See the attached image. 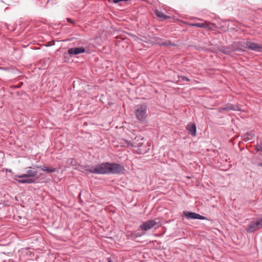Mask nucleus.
<instances>
[{
    "label": "nucleus",
    "mask_w": 262,
    "mask_h": 262,
    "mask_svg": "<svg viewBox=\"0 0 262 262\" xmlns=\"http://www.w3.org/2000/svg\"><path fill=\"white\" fill-rule=\"evenodd\" d=\"M102 174H119L125 170L123 166L116 163L105 162L101 163Z\"/></svg>",
    "instance_id": "obj_1"
},
{
    "label": "nucleus",
    "mask_w": 262,
    "mask_h": 262,
    "mask_svg": "<svg viewBox=\"0 0 262 262\" xmlns=\"http://www.w3.org/2000/svg\"><path fill=\"white\" fill-rule=\"evenodd\" d=\"M144 138L140 136H136L134 139L132 140V141H126L127 144L128 145H130L132 147H139V152L140 154H143L146 151L145 149H143L142 148V147L143 146V142Z\"/></svg>",
    "instance_id": "obj_2"
},
{
    "label": "nucleus",
    "mask_w": 262,
    "mask_h": 262,
    "mask_svg": "<svg viewBox=\"0 0 262 262\" xmlns=\"http://www.w3.org/2000/svg\"><path fill=\"white\" fill-rule=\"evenodd\" d=\"M147 106L140 105L137 106L135 111V115L137 119L140 122H143L147 117Z\"/></svg>",
    "instance_id": "obj_3"
},
{
    "label": "nucleus",
    "mask_w": 262,
    "mask_h": 262,
    "mask_svg": "<svg viewBox=\"0 0 262 262\" xmlns=\"http://www.w3.org/2000/svg\"><path fill=\"white\" fill-rule=\"evenodd\" d=\"M83 169L91 173L102 174L101 163L96 165L94 167L88 165L85 166Z\"/></svg>",
    "instance_id": "obj_4"
},
{
    "label": "nucleus",
    "mask_w": 262,
    "mask_h": 262,
    "mask_svg": "<svg viewBox=\"0 0 262 262\" xmlns=\"http://www.w3.org/2000/svg\"><path fill=\"white\" fill-rule=\"evenodd\" d=\"M183 216H185L187 219H199V220H207L206 217L202 216L198 213L193 212L183 211Z\"/></svg>",
    "instance_id": "obj_5"
},
{
    "label": "nucleus",
    "mask_w": 262,
    "mask_h": 262,
    "mask_svg": "<svg viewBox=\"0 0 262 262\" xmlns=\"http://www.w3.org/2000/svg\"><path fill=\"white\" fill-rule=\"evenodd\" d=\"M261 228L262 226L257 219L255 221H252L251 222L248 227L247 228V231L249 233H251Z\"/></svg>",
    "instance_id": "obj_6"
},
{
    "label": "nucleus",
    "mask_w": 262,
    "mask_h": 262,
    "mask_svg": "<svg viewBox=\"0 0 262 262\" xmlns=\"http://www.w3.org/2000/svg\"><path fill=\"white\" fill-rule=\"evenodd\" d=\"M157 224L155 220H148L143 222L140 226V228L142 231H147L156 226Z\"/></svg>",
    "instance_id": "obj_7"
},
{
    "label": "nucleus",
    "mask_w": 262,
    "mask_h": 262,
    "mask_svg": "<svg viewBox=\"0 0 262 262\" xmlns=\"http://www.w3.org/2000/svg\"><path fill=\"white\" fill-rule=\"evenodd\" d=\"M244 48L255 51L260 52L262 51V47L260 45L253 42H246Z\"/></svg>",
    "instance_id": "obj_8"
},
{
    "label": "nucleus",
    "mask_w": 262,
    "mask_h": 262,
    "mask_svg": "<svg viewBox=\"0 0 262 262\" xmlns=\"http://www.w3.org/2000/svg\"><path fill=\"white\" fill-rule=\"evenodd\" d=\"M191 26L205 28L208 30H212L214 25L209 21H205L203 23H193L190 24Z\"/></svg>",
    "instance_id": "obj_9"
},
{
    "label": "nucleus",
    "mask_w": 262,
    "mask_h": 262,
    "mask_svg": "<svg viewBox=\"0 0 262 262\" xmlns=\"http://www.w3.org/2000/svg\"><path fill=\"white\" fill-rule=\"evenodd\" d=\"M37 174V171L34 170L29 169L26 172L21 175H15V177L17 178H34Z\"/></svg>",
    "instance_id": "obj_10"
},
{
    "label": "nucleus",
    "mask_w": 262,
    "mask_h": 262,
    "mask_svg": "<svg viewBox=\"0 0 262 262\" xmlns=\"http://www.w3.org/2000/svg\"><path fill=\"white\" fill-rule=\"evenodd\" d=\"M85 52V49L83 47L70 48L68 52L70 55H78Z\"/></svg>",
    "instance_id": "obj_11"
},
{
    "label": "nucleus",
    "mask_w": 262,
    "mask_h": 262,
    "mask_svg": "<svg viewBox=\"0 0 262 262\" xmlns=\"http://www.w3.org/2000/svg\"><path fill=\"white\" fill-rule=\"evenodd\" d=\"M17 177H14V179L17 181L18 183L21 184H31L34 183L35 182L34 178H21L22 179L18 180Z\"/></svg>",
    "instance_id": "obj_12"
},
{
    "label": "nucleus",
    "mask_w": 262,
    "mask_h": 262,
    "mask_svg": "<svg viewBox=\"0 0 262 262\" xmlns=\"http://www.w3.org/2000/svg\"><path fill=\"white\" fill-rule=\"evenodd\" d=\"M186 129L189 134H191L193 136H195L196 129L194 124L189 123L186 126Z\"/></svg>",
    "instance_id": "obj_13"
},
{
    "label": "nucleus",
    "mask_w": 262,
    "mask_h": 262,
    "mask_svg": "<svg viewBox=\"0 0 262 262\" xmlns=\"http://www.w3.org/2000/svg\"><path fill=\"white\" fill-rule=\"evenodd\" d=\"M156 41L157 43L159 44L160 46H164L166 47H168L169 46H175L174 43H171V41L169 40L164 41L162 39L158 38V39H157Z\"/></svg>",
    "instance_id": "obj_14"
},
{
    "label": "nucleus",
    "mask_w": 262,
    "mask_h": 262,
    "mask_svg": "<svg viewBox=\"0 0 262 262\" xmlns=\"http://www.w3.org/2000/svg\"><path fill=\"white\" fill-rule=\"evenodd\" d=\"M155 13L157 16L162 20L170 18V16L165 15L164 13L158 10H156Z\"/></svg>",
    "instance_id": "obj_15"
},
{
    "label": "nucleus",
    "mask_w": 262,
    "mask_h": 262,
    "mask_svg": "<svg viewBox=\"0 0 262 262\" xmlns=\"http://www.w3.org/2000/svg\"><path fill=\"white\" fill-rule=\"evenodd\" d=\"M37 168H40L42 171H47V172L48 173H50V172H54L56 171V168H50V167H48L47 166H37Z\"/></svg>",
    "instance_id": "obj_16"
},
{
    "label": "nucleus",
    "mask_w": 262,
    "mask_h": 262,
    "mask_svg": "<svg viewBox=\"0 0 262 262\" xmlns=\"http://www.w3.org/2000/svg\"><path fill=\"white\" fill-rule=\"evenodd\" d=\"M229 110H235V109L234 108V106L232 105H227L225 107H221L220 108V111H228Z\"/></svg>",
    "instance_id": "obj_17"
},
{
    "label": "nucleus",
    "mask_w": 262,
    "mask_h": 262,
    "mask_svg": "<svg viewBox=\"0 0 262 262\" xmlns=\"http://www.w3.org/2000/svg\"><path fill=\"white\" fill-rule=\"evenodd\" d=\"M179 79L182 80L183 81H190V79L188 77L184 76H179Z\"/></svg>",
    "instance_id": "obj_18"
},
{
    "label": "nucleus",
    "mask_w": 262,
    "mask_h": 262,
    "mask_svg": "<svg viewBox=\"0 0 262 262\" xmlns=\"http://www.w3.org/2000/svg\"><path fill=\"white\" fill-rule=\"evenodd\" d=\"M110 2H113L114 3H118L120 2H128V0H109Z\"/></svg>",
    "instance_id": "obj_19"
},
{
    "label": "nucleus",
    "mask_w": 262,
    "mask_h": 262,
    "mask_svg": "<svg viewBox=\"0 0 262 262\" xmlns=\"http://www.w3.org/2000/svg\"><path fill=\"white\" fill-rule=\"evenodd\" d=\"M70 163V164L72 165H74L76 164V161L74 159H70L69 160L68 162Z\"/></svg>",
    "instance_id": "obj_20"
},
{
    "label": "nucleus",
    "mask_w": 262,
    "mask_h": 262,
    "mask_svg": "<svg viewBox=\"0 0 262 262\" xmlns=\"http://www.w3.org/2000/svg\"><path fill=\"white\" fill-rule=\"evenodd\" d=\"M256 150L258 151H262V145H257L256 146Z\"/></svg>",
    "instance_id": "obj_21"
},
{
    "label": "nucleus",
    "mask_w": 262,
    "mask_h": 262,
    "mask_svg": "<svg viewBox=\"0 0 262 262\" xmlns=\"http://www.w3.org/2000/svg\"><path fill=\"white\" fill-rule=\"evenodd\" d=\"M67 21L70 23H72V24H73L74 23V21L72 19H71V18H68L67 19Z\"/></svg>",
    "instance_id": "obj_22"
},
{
    "label": "nucleus",
    "mask_w": 262,
    "mask_h": 262,
    "mask_svg": "<svg viewBox=\"0 0 262 262\" xmlns=\"http://www.w3.org/2000/svg\"><path fill=\"white\" fill-rule=\"evenodd\" d=\"M257 220L259 222L261 225L262 226V216L260 217L257 219Z\"/></svg>",
    "instance_id": "obj_23"
},
{
    "label": "nucleus",
    "mask_w": 262,
    "mask_h": 262,
    "mask_svg": "<svg viewBox=\"0 0 262 262\" xmlns=\"http://www.w3.org/2000/svg\"><path fill=\"white\" fill-rule=\"evenodd\" d=\"M258 166L262 167V163H259L257 164Z\"/></svg>",
    "instance_id": "obj_24"
},
{
    "label": "nucleus",
    "mask_w": 262,
    "mask_h": 262,
    "mask_svg": "<svg viewBox=\"0 0 262 262\" xmlns=\"http://www.w3.org/2000/svg\"><path fill=\"white\" fill-rule=\"evenodd\" d=\"M107 261H108V262H112V260L111 259V258H108Z\"/></svg>",
    "instance_id": "obj_25"
}]
</instances>
